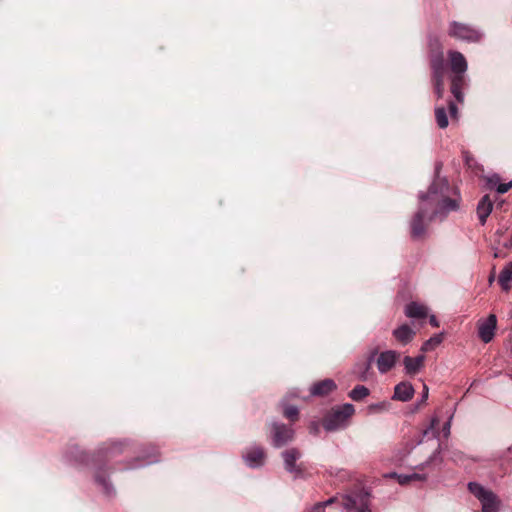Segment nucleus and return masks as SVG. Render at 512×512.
I'll use <instances>...</instances> for the list:
<instances>
[{"instance_id":"obj_5","label":"nucleus","mask_w":512,"mask_h":512,"mask_svg":"<svg viewBox=\"0 0 512 512\" xmlns=\"http://www.w3.org/2000/svg\"><path fill=\"white\" fill-rule=\"evenodd\" d=\"M430 64L435 93L437 98H442L444 94V77L446 72L443 53L438 52L437 54L433 55L431 57Z\"/></svg>"},{"instance_id":"obj_15","label":"nucleus","mask_w":512,"mask_h":512,"mask_svg":"<svg viewBox=\"0 0 512 512\" xmlns=\"http://www.w3.org/2000/svg\"><path fill=\"white\" fill-rule=\"evenodd\" d=\"M414 387L409 382H400L394 388L393 399L399 400L402 402H407L411 400L414 396Z\"/></svg>"},{"instance_id":"obj_13","label":"nucleus","mask_w":512,"mask_h":512,"mask_svg":"<svg viewBox=\"0 0 512 512\" xmlns=\"http://www.w3.org/2000/svg\"><path fill=\"white\" fill-rule=\"evenodd\" d=\"M448 58L450 62L451 71L454 74H465L468 68L467 61L464 55L458 51H448Z\"/></svg>"},{"instance_id":"obj_8","label":"nucleus","mask_w":512,"mask_h":512,"mask_svg":"<svg viewBox=\"0 0 512 512\" xmlns=\"http://www.w3.org/2000/svg\"><path fill=\"white\" fill-rule=\"evenodd\" d=\"M272 441L275 447H281L291 441L294 437V431L291 427L284 424L274 423L272 425Z\"/></svg>"},{"instance_id":"obj_26","label":"nucleus","mask_w":512,"mask_h":512,"mask_svg":"<svg viewBox=\"0 0 512 512\" xmlns=\"http://www.w3.org/2000/svg\"><path fill=\"white\" fill-rule=\"evenodd\" d=\"M398 482L402 485L409 483L412 480H424L425 476L420 475L418 473H412V474H400L397 476Z\"/></svg>"},{"instance_id":"obj_31","label":"nucleus","mask_w":512,"mask_h":512,"mask_svg":"<svg viewBox=\"0 0 512 512\" xmlns=\"http://www.w3.org/2000/svg\"><path fill=\"white\" fill-rule=\"evenodd\" d=\"M156 461H157V458L155 456H153L151 458H148L146 460L141 461L138 464H135L134 467H140V466L148 465V464L154 463Z\"/></svg>"},{"instance_id":"obj_32","label":"nucleus","mask_w":512,"mask_h":512,"mask_svg":"<svg viewBox=\"0 0 512 512\" xmlns=\"http://www.w3.org/2000/svg\"><path fill=\"white\" fill-rule=\"evenodd\" d=\"M449 112L451 117L456 118L457 117V106L453 102H449Z\"/></svg>"},{"instance_id":"obj_27","label":"nucleus","mask_w":512,"mask_h":512,"mask_svg":"<svg viewBox=\"0 0 512 512\" xmlns=\"http://www.w3.org/2000/svg\"><path fill=\"white\" fill-rule=\"evenodd\" d=\"M96 482L101 486L107 495L112 493L113 487L105 478H102L100 475H96Z\"/></svg>"},{"instance_id":"obj_28","label":"nucleus","mask_w":512,"mask_h":512,"mask_svg":"<svg viewBox=\"0 0 512 512\" xmlns=\"http://www.w3.org/2000/svg\"><path fill=\"white\" fill-rule=\"evenodd\" d=\"M284 416L292 421L296 420L298 418V408L295 406H287L284 409Z\"/></svg>"},{"instance_id":"obj_36","label":"nucleus","mask_w":512,"mask_h":512,"mask_svg":"<svg viewBox=\"0 0 512 512\" xmlns=\"http://www.w3.org/2000/svg\"><path fill=\"white\" fill-rule=\"evenodd\" d=\"M311 430H312L314 433H316V432L318 431V424H317V423H313V424L311 425Z\"/></svg>"},{"instance_id":"obj_7","label":"nucleus","mask_w":512,"mask_h":512,"mask_svg":"<svg viewBox=\"0 0 512 512\" xmlns=\"http://www.w3.org/2000/svg\"><path fill=\"white\" fill-rule=\"evenodd\" d=\"M369 507L368 496L365 494H357L347 496L341 505L334 507L331 512H367Z\"/></svg>"},{"instance_id":"obj_9","label":"nucleus","mask_w":512,"mask_h":512,"mask_svg":"<svg viewBox=\"0 0 512 512\" xmlns=\"http://www.w3.org/2000/svg\"><path fill=\"white\" fill-rule=\"evenodd\" d=\"M399 357L400 354L395 350H386L381 352L376 360L378 371L381 374L387 373L395 366Z\"/></svg>"},{"instance_id":"obj_29","label":"nucleus","mask_w":512,"mask_h":512,"mask_svg":"<svg viewBox=\"0 0 512 512\" xmlns=\"http://www.w3.org/2000/svg\"><path fill=\"white\" fill-rule=\"evenodd\" d=\"M372 357L369 359V361L367 363H364L362 366H363V371L359 373L358 375V379L359 380H366L367 379V372L370 368V361H371Z\"/></svg>"},{"instance_id":"obj_2","label":"nucleus","mask_w":512,"mask_h":512,"mask_svg":"<svg viewBox=\"0 0 512 512\" xmlns=\"http://www.w3.org/2000/svg\"><path fill=\"white\" fill-rule=\"evenodd\" d=\"M447 33L455 40L468 43L479 42L483 37V33L479 29L458 21L449 23Z\"/></svg>"},{"instance_id":"obj_16","label":"nucleus","mask_w":512,"mask_h":512,"mask_svg":"<svg viewBox=\"0 0 512 512\" xmlns=\"http://www.w3.org/2000/svg\"><path fill=\"white\" fill-rule=\"evenodd\" d=\"M415 335V331L407 324H403L393 331V336L402 345L410 343Z\"/></svg>"},{"instance_id":"obj_18","label":"nucleus","mask_w":512,"mask_h":512,"mask_svg":"<svg viewBox=\"0 0 512 512\" xmlns=\"http://www.w3.org/2000/svg\"><path fill=\"white\" fill-rule=\"evenodd\" d=\"M465 84V76L464 74H454L451 78V92L456 98L457 101L462 102L464 99V95L462 93V88Z\"/></svg>"},{"instance_id":"obj_21","label":"nucleus","mask_w":512,"mask_h":512,"mask_svg":"<svg viewBox=\"0 0 512 512\" xmlns=\"http://www.w3.org/2000/svg\"><path fill=\"white\" fill-rule=\"evenodd\" d=\"M405 314L409 318H425L427 309L423 305L412 302L405 307Z\"/></svg>"},{"instance_id":"obj_23","label":"nucleus","mask_w":512,"mask_h":512,"mask_svg":"<svg viewBox=\"0 0 512 512\" xmlns=\"http://www.w3.org/2000/svg\"><path fill=\"white\" fill-rule=\"evenodd\" d=\"M435 118L439 128L444 129L448 126V116L445 107L437 106L435 108Z\"/></svg>"},{"instance_id":"obj_24","label":"nucleus","mask_w":512,"mask_h":512,"mask_svg":"<svg viewBox=\"0 0 512 512\" xmlns=\"http://www.w3.org/2000/svg\"><path fill=\"white\" fill-rule=\"evenodd\" d=\"M369 389L364 385L355 386L349 393V397L354 401H361L369 395Z\"/></svg>"},{"instance_id":"obj_12","label":"nucleus","mask_w":512,"mask_h":512,"mask_svg":"<svg viewBox=\"0 0 512 512\" xmlns=\"http://www.w3.org/2000/svg\"><path fill=\"white\" fill-rule=\"evenodd\" d=\"M265 452L262 447L252 446L243 455L244 461L251 468H256L263 465L265 460Z\"/></svg>"},{"instance_id":"obj_30","label":"nucleus","mask_w":512,"mask_h":512,"mask_svg":"<svg viewBox=\"0 0 512 512\" xmlns=\"http://www.w3.org/2000/svg\"><path fill=\"white\" fill-rule=\"evenodd\" d=\"M387 408V403L385 402H380V403H376V404H371L369 407H368V410L370 412H374V411H380V410H385Z\"/></svg>"},{"instance_id":"obj_17","label":"nucleus","mask_w":512,"mask_h":512,"mask_svg":"<svg viewBox=\"0 0 512 512\" xmlns=\"http://www.w3.org/2000/svg\"><path fill=\"white\" fill-rule=\"evenodd\" d=\"M336 389V384L331 379H325L315 383L311 387V394L314 396H324Z\"/></svg>"},{"instance_id":"obj_3","label":"nucleus","mask_w":512,"mask_h":512,"mask_svg":"<svg viewBox=\"0 0 512 512\" xmlns=\"http://www.w3.org/2000/svg\"><path fill=\"white\" fill-rule=\"evenodd\" d=\"M355 408L352 404L346 403L332 410L324 419L323 426L327 431H335L344 428L349 418L354 414Z\"/></svg>"},{"instance_id":"obj_6","label":"nucleus","mask_w":512,"mask_h":512,"mask_svg":"<svg viewBox=\"0 0 512 512\" xmlns=\"http://www.w3.org/2000/svg\"><path fill=\"white\" fill-rule=\"evenodd\" d=\"M420 205L417 213L411 221V236L414 239H420L425 235V219L430 217L431 212L426 205V199L423 195H419Z\"/></svg>"},{"instance_id":"obj_25","label":"nucleus","mask_w":512,"mask_h":512,"mask_svg":"<svg viewBox=\"0 0 512 512\" xmlns=\"http://www.w3.org/2000/svg\"><path fill=\"white\" fill-rule=\"evenodd\" d=\"M441 342H442V335L441 334L435 335L423 343L421 350L423 352H428V351L432 350L433 348H435L436 346H438Z\"/></svg>"},{"instance_id":"obj_4","label":"nucleus","mask_w":512,"mask_h":512,"mask_svg":"<svg viewBox=\"0 0 512 512\" xmlns=\"http://www.w3.org/2000/svg\"><path fill=\"white\" fill-rule=\"evenodd\" d=\"M468 489L480 501L482 512H499L500 500L491 490L476 482H470Z\"/></svg>"},{"instance_id":"obj_20","label":"nucleus","mask_w":512,"mask_h":512,"mask_svg":"<svg viewBox=\"0 0 512 512\" xmlns=\"http://www.w3.org/2000/svg\"><path fill=\"white\" fill-rule=\"evenodd\" d=\"M512 281V262H508L498 276V282L504 291H509Z\"/></svg>"},{"instance_id":"obj_34","label":"nucleus","mask_w":512,"mask_h":512,"mask_svg":"<svg viewBox=\"0 0 512 512\" xmlns=\"http://www.w3.org/2000/svg\"><path fill=\"white\" fill-rule=\"evenodd\" d=\"M451 420L447 421L443 426V434L445 437L450 435Z\"/></svg>"},{"instance_id":"obj_19","label":"nucleus","mask_w":512,"mask_h":512,"mask_svg":"<svg viewBox=\"0 0 512 512\" xmlns=\"http://www.w3.org/2000/svg\"><path fill=\"white\" fill-rule=\"evenodd\" d=\"M492 202L489 196H484L477 206V215L482 225L485 224L487 217L490 215L492 211Z\"/></svg>"},{"instance_id":"obj_38","label":"nucleus","mask_w":512,"mask_h":512,"mask_svg":"<svg viewBox=\"0 0 512 512\" xmlns=\"http://www.w3.org/2000/svg\"><path fill=\"white\" fill-rule=\"evenodd\" d=\"M466 162H467V164H468V165H470V164H469V158H468V157H466Z\"/></svg>"},{"instance_id":"obj_10","label":"nucleus","mask_w":512,"mask_h":512,"mask_svg":"<svg viewBox=\"0 0 512 512\" xmlns=\"http://www.w3.org/2000/svg\"><path fill=\"white\" fill-rule=\"evenodd\" d=\"M497 325V318L490 314L485 320L479 321L478 335L484 343H489L494 335Z\"/></svg>"},{"instance_id":"obj_11","label":"nucleus","mask_w":512,"mask_h":512,"mask_svg":"<svg viewBox=\"0 0 512 512\" xmlns=\"http://www.w3.org/2000/svg\"><path fill=\"white\" fill-rule=\"evenodd\" d=\"M284 460V466L286 471L293 473L295 477H299L302 474V468L300 465H296V461L301 457V453L296 448L285 450L282 453Z\"/></svg>"},{"instance_id":"obj_1","label":"nucleus","mask_w":512,"mask_h":512,"mask_svg":"<svg viewBox=\"0 0 512 512\" xmlns=\"http://www.w3.org/2000/svg\"><path fill=\"white\" fill-rule=\"evenodd\" d=\"M448 190V182L445 179H437L429 187L428 193L422 194L431 212L429 220H432L439 214H446L450 211L457 210V201L446 197Z\"/></svg>"},{"instance_id":"obj_33","label":"nucleus","mask_w":512,"mask_h":512,"mask_svg":"<svg viewBox=\"0 0 512 512\" xmlns=\"http://www.w3.org/2000/svg\"><path fill=\"white\" fill-rule=\"evenodd\" d=\"M428 395H429V388L426 384L423 385V391H422V397H421V402H425L428 398Z\"/></svg>"},{"instance_id":"obj_37","label":"nucleus","mask_w":512,"mask_h":512,"mask_svg":"<svg viewBox=\"0 0 512 512\" xmlns=\"http://www.w3.org/2000/svg\"><path fill=\"white\" fill-rule=\"evenodd\" d=\"M437 423V419H433L432 420V427H434V425Z\"/></svg>"},{"instance_id":"obj_14","label":"nucleus","mask_w":512,"mask_h":512,"mask_svg":"<svg viewBox=\"0 0 512 512\" xmlns=\"http://www.w3.org/2000/svg\"><path fill=\"white\" fill-rule=\"evenodd\" d=\"M424 361V355L417 357L405 356L403 359L405 373L410 376L416 375L423 368Z\"/></svg>"},{"instance_id":"obj_22","label":"nucleus","mask_w":512,"mask_h":512,"mask_svg":"<svg viewBox=\"0 0 512 512\" xmlns=\"http://www.w3.org/2000/svg\"><path fill=\"white\" fill-rule=\"evenodd\" d=\"M500 177L498 175H493L489 177L488 183L491 187H495L496 191L500 194L506 193L510 188H512V180L508 183H500Z\"/></svg>"},{"instance_id":"obj_35","label":"nucleus","mask_w":512,"mask_h":512,"mask_svg":"<svg viewBox=\"0 0 512 512\" xmlns=\"http://www.w3.org/2000/svg\"><path fill=\"white\" fill-rule=\"evenodd\" d=\"M429 322L433 327H438L439 323L434 315H431L429 318Z\"/></svg>"}]
</instances>
